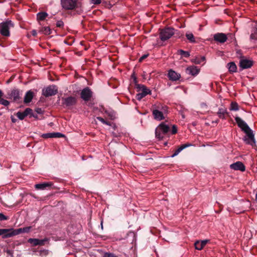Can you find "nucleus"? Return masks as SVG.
<instances>
[{
    "instance_id": "33",
    "label": "nucleus",
    "mask_w": 257,
    "mask_h": 257,
    "mask_svg": "<svg viewBox=\"0 0 257 257\" xmlns=\"http://www.w3.org/2000/svg\"><path fill=\"white\" fill-rule=\"evenodd\" d=\"M205 60L204 57H202L201 58H196L192 60V62L195 64H199L201 62H204Z\"/></svg>"
},
{
    "instance_id": "13",
    "label": "nucleus",
    "mask_w": 257,
    "mask_h": 257,
    "mask_svg": "<svg viewBox=\"0 0 257 257\" xmlns=\"http://www.w3.org/2000/svg\"><path fill=\"white\" fill-rule=\"evenodd\" d=\"M253 65V62L246 59H241L239 61V67L242 69L250 68Z\"/></svg>"
},
{
    "instance_id": "30",
    "label": "nucleus",
    "mask_w": 257,
    "mask_h": 257,
    "mask_svg": "<svg viewBox=\"0 0 257 257\" xmlns=\"http://www.w3.org/2000/svg\"><path fill=\"white\" fill-rule=\"evenodd\" d=\"M178 54L185 58H188L190 56V53L188 51L180 49L178 51Z\"/></svg>"
},
{
    "instance_id": "11",
    "label": "nucleus",
    "mask_w": 257,
    "mask_h": 257,
    "mask_svg": "<svg viewBox=\"0 0 257 257\" xmlns=\"http://www.w3.org/2000/svg\"><path fill=\"white\" fill-rule=\"evenodd\" d=\"M213 39L216 42L224 43L227 41L228 37L224 33H217L213 35Z\"/></svg>"
},
{
    "instance_id": "19",
    "label": "nucleus",
    "mask_w": 257,
    "mask_h": 257,
    "mask_svg": "<svg viewBox=\"0 0 257 257\" xmlns=\"http://www.w3.org/2000/svg\"><path fill=\"white\" fill-rule=\"evenodd\" d=\"M191 146V144L186 143L179 146L178 149L174 151V153L171 155V157L173 158L177 156L183 150Z\"/></svg>"
},
{
    "instance_id": "23",
    "label": "nucleus",
    "mask_w": 257,
    "mask_h": 257,
    "mask_svg": "<svg viewBox=\"0 0 257 257\" xmlns=\"http://www.w3.org/2000/svg\"><path fill=\"white\" fill-rule=\"evenodd\" d=\"M34 96V93L31 90L27 91L25 95L24 101L25 103L30 102Z\"/></svg>"
},
{
    "instance_id": "20",
    "label": "nucleus",
    "mask_w": 257,
    "mask_h": 257,
    "mask_svg": "<svg viewBox=\"0 0 257 257\" xmlns=\"http://www.w3.org/2000/svg\"><path fill=\"white\" fill-rule=\"evenodd\" d=\"M31 228V226H27L24 228H20L18 229H14V236L21 234L22 233H28Z\"/></svg>"
},
{
    "instance_id": "18",
    "label": "nucleus",
    "mask_w": 257,
    "mask_h": 257,
    "mask_svg": "<svg viewBox=\"0 0 257 257\" xmlns=\"http://www.w3.org/2000/svg\"><path fill=\"white\" fill-rule=\"evenodd\" d=\"M217 114L220 118L223 119H225L226 116L229 115L228 112H227L226 109L224 107L219 108L217 112Z\"/></svg>"
},
{
    "instance_id": "17",
    "label": "nucleus",
    "mask_w": 257,
    "mask_h": 257,
    "mask_svg": "<svg viewBox=\"0 0 257 257\" xmlns=\"http://www.w3.org/2000/svg\"><path fill=\"white\" fill-rule=\"evenodd\" d=\"M168 77L172 81H177L181 78V75L173 70H170L168 73Z\"/></svg>"
},
{
    "instance_id": "36",
    "label": "nucleus",
    "mask_w": 257,
    "mask_h": 257,
    "mask_svg": "<svg viewBox=\"0 0 257 257\" xmlns=\"http://www.w3.org/2000/svg\"><path fill=\"white\" fill-rule=\"evenodd\" d=\"M0 104L4 106H7L10 104V102L7 100L3 99L2 97L0 98Z\"/></svg>"
},
{
    "instance_id": "50",
    "label": "nucleus",
    "mask_w": 257,
    "mask_h": 257,
    "mask_svg": "<svg viewBox=\"0 0 257 257\" xmlns=\"http://www.w3.org/2000/svg\"><path fill=\"white\" fill-rule=\"evenodd\" d=\"M103 124H106V125H109V126L111 125V122L110 121H108L106 120H105V122H104Z\"/></svg>"
},
{
    "instance_id": "28",
    "label": "nucleus",
    "mask_w": 257,
    "mask_h": 257,
    "mask_svg": "<svg viewBox=\"0 0 257 257\" xmlns=\"http://www.w3.org/2000/svg\"><path fill=\"white\" fill-rule=\"evenodd\" d=\"M40 31L46 35H49L51 33V30L49 27H42Z\"/></svg>"
},
{
    "instance_id": "16",
    "label": "nucleus",
    "mask_w": 257,
    "mask_h": 257,
    "mask_svg": "<svg viewBox=\"0 0 257 257\" xmlns=\"http://www.w3.org/2000/svg\"><path fill=\"white\" fill-rule=\"evenodd\" d=\"M152 114L155 119L157 120H162L165 119L164 114L160 110H157L153 108L152 110Z\"/></svg>"
},
{
    "instance_id": "7",
    "label": "nucleus",
    "mask_w": 257,
    "mask_h": 257,
    "mask_svg": "<svg viewBox=\"0 0 257 257\" xmlns=\"http://www.w3.org/2000/svg\"><path fill=\"white\" fill-rule=\"evenodd\" d=\"M8 95L9 99H13L14 101L20 102L21 100L22 95V91H20L17 88L11 89L8 93Z\"/></svg>"
},
{
    "instance_id": "12",
    "label": "nucleus",
    "mask_w": 257,
    "mask_h": 257,
    "mask_svg": "<svg viewBox=\"0 0 257 257\" xmlns=\"http://www.w3.org/2000/svg\"><path fill=\"white\" fill-rule=\"evenodd\" d=\"M0 235L3 238H7L14 236V228L0 229Z\"/></svg>"
},
{
    "instance_id": "25",
    "label": "nucleus",
    "mask_w": 257,
    "mask_h": 257,
    "mask_svg": "<svg viewBox=\"0 0 257 257\" xmlns=\"http://www.w3.org/2000/svg\"><path fill=\"white\" fill-rule=\"evenodd\" d=\"M48 16V14L46 12H40L37 15V20L39 21H43Z\"/></svg>"
},
{
    "instance_id": "35",
    "label": "nucleus",
    "mask_w": 257,
    "mask_h": 257,
    "mask_svg": "<svg viewBox=\"0 0 257 257\" xmlns=\"http://www.w3.org/2000/svg\"><path fill=\"white\" fill-rule=\"evenodd\" d=\"M65 135L60 133H52V138H64Z\"/></svg>"
},
{
    "instance_id": "31",
    "label": "nucleus",
    "mask_w": 257,
    "mask_h": 257,
    "mask_svg": "<svg viewBox=\"0 0 257 257\" xmlns=\"http://www.w3.org/2000/svg\"><path fill=\"white\" fill-rule=\"evenodd\" d=\"M39 239L37 238H29L28 240V242L31 244L33 246L38 245Z\"/></svg>"
},
{
    "instance_id": "37",
    "label": "nucleus",
    "mask_w": 257,
    "mask_h": 257,
    "mask_svg": "<svg viewBox=\"0 0 257 257\" xmlns=\"http://www.w3.org/2000/svg\"><path fill=\"white\" fill-rule=\"evenodd\" d=\"M48 241V239L47 238H45L43 239H39V244L38 245H45V243Z\"/></svg>"
},
{
    "instance_id": "39",
    "label": "nucleus",
    "mask_w": 257,
    "mask_h": 257,
    "mask_svg": "<svg viewBox=\"0 0 257 257\" xmlns=\"http://www.w3.org/2000/svg\"><path fill=\"white\" fill-rule=\"evenodd\" d=\"M9 219V217L6 215H5L4 214L0 213V220L1 221H4V220H7Z\"/></svg>"
},
{
    "instance_id": "6",
    "label": "nucleus",
    "mask_w": 257,
    "mask_h": 257,
    "mask_svg": "<svg viewBox=\"0 0 257 257\" xmlns=\"http://www.w3.org/2000/svg\"><path fill=\"white\" fill-rule=\"evenodd\" d=\"M174 34V29L170 27L165 28L161 30L160 38L163 41L170 39Z\"/></svg>"
},
{
    "instance_id": "49",
    "label": "nucleus",
    "mask_w": 257,
    "mask_h": 257,
    "mask_svg": "<svg viewBox=\"0 0 257 257\" xmlns=\"http://www.w3.org/2000/svg\"><path fill=\"white\" fill-rule=\"evenodd\" d=\"M228 36L227 37H229L231 39H234L235 37H234V36L233 35H232V34H228L227 36Z\"/></svg>"
},
{
    "instance_id": "38",
    "label": "nucleus",
    "mask_w": 257,
    "mask_h": 257,
    "mask_svg": "<svg viewBox=\"0 0 257 257\" xmlns=\"http://www.w3.org/2000/svg\"><path fill=\"white\" fill-rule=\"evenodd\" d=\"M103 257H118L113 253L105 252L104 254Z\"/></svg>"
},
{
    "instance_id": "29",
    "label": "nucleus",
    "mask_w": 257,
    "mask_h": 257,
    "mask_svg": "<svg viewBox=\"0 0 257 257\" xmlns=\"http://www.w3.org/2000/svg\"><path fill=\"white\" fill-rule=\"evenodd\" d=\"M24 113L26 115V116H28V115H30V117H37V115H35L34 114V113H33V110L31 108H27L25 110H24Z\"/></svg>"
},
{
    "instance_id": "22",
    "label": "nucleus",
    "mask_w": 257,
    "mask_h": 257,
    "mask_svg": "<svg viewBox=\"0 0 257 257\" xmlns=\"http://www.w3.org/2000/svg\"><path fill=\"white\" fill-rule=\"evenodd\" d=\"M209 241V240H203L201 241H197L194 243L195 247L197 250H201Z\"/></svg>"
},
{
    "instance_id": "40",
    "label": "nucleus",
    "mask_w": 257,
    "mask_h": 257,
    "mask_svg": "<svg viewBox=\"0 0 257 257\" xmlns=\"http://www.w3.org/2000/svg\"><path fill=\"white\" fill-rule=\"evenodd\" d=\"M42 137L44 139L52 138V133L44 134L42 135Z\"/></svg>"
},
{
    "instance_id": "27",
    "label": "nucleus",
    "mask_w": 257,
    "mask_h": 257,
    "mask_svg": "<svg viewBox=\"0 0 257 257\" xmlns=\"http://www.w3.org/2000/svg\"><path fill=\"white\" fill-rule=\"evenodd\" d=\"M154 109L157 110H160L162 112V113L164 114L167 113L168 107L166 105H159L155 106Z\"/></svg>"
},
{
    "instance_id": "8",
    "label": "nucleus",
    "mask_w": 257,
    "mask_h": 257,
    "mask_svg": "<svg viewBox=\"0 0 257 257\" xmlns=\"http://www.w3.org/2000/svg\"><path fill=\"white\" fill-rule=\"evenodd\" d=\"M58 93L57 87L55 85H50L42 90V94L45 97L55 95Z\"/></svg>"
},
{
    "instance_id": "26",
    "label": "nucleus",
    "mask_w": 257,
    "mask_h": 257,
    "mask_svg": "<svg viewBox=\"0 0 257 257\" xmlns=\"http://www.w3.org/2000/svg\"><path fill=\"white\" fill-rule=\"evenodd\" d=\"M185 36L190 43H196L195 38L192 33H187Z\"/></svg>"
},
{
    "instance_id": "24",
    "label": "nucleus",
    "mask_w": 257,
    "mask_h": 257,
    "mask_svg": "<svg viewBox=\"0 0 257 257\" xmlns=\"http://www.w3.org/2000/svg\"><path fill=\"white\" fill-rule=\"evenodd\" d=\"M228 70L230 72H235L237 70V67L233 62H230L228 64Z\"/></svg>"
},
{
    "instance_id": "9",
    "label": "nucleus",
    "mask_w": 257,
    "mask_h": 257,
    "mask_svg": "<svg viewBox=\"0 0 257 257\" xmlns=\"http://www.w3.org/2000/svg\"><path fill=\"white\" fill-rule=\"evenodd\" d=\"M93 92L91 89L86 87L81 90L80 93L81 98L85 101H88L92 96Z\"/></svg>"
},
{
    "instance_id": "21",
    "label": "nucleus",
    "mask_w": 257,
    "mask_h": 257,
    "mask_svg": "<svg viewBox=\"0 0 257 257\" xmlns=\"http://www.w3.org/2000/svg\"><path fill=\"white\" fill-rule=\"evenodd\" d=\"M186 71L187 73L191 74L193 76H195L198 74L199 69H198L196 67L193 66L188 67L186 69Z\"/></svg>"
},
{
    "instance_id": "41",
    "label": "nucleus",
    "mask_w": 257,
    "mask_h": 257,
    "mask_svg": "<svg viewBox=\"0 0 257 257\" xmlns=\"http://www.w3.org/2000/svg\"><path fill=\"white\" fill-rule=\"evenodd\" d=\"M132 78L133 79V81H134V83H135V88L137 87V84H139L138 83V81H137V77L135 76V74H133L132 75Z\"/></svg>"
},
{
    "instance_id": "3",
    "label": "nucleus",
    "mask_w": 257,
    "mask_h": 257,
    "mask_svg": "<svg viewBox=\"0 0 257 257\" xmlns=\"http://www.w3.org/2000/svg\"><path fill=\"white\" fill-rule=\"evenodd\" d=\"M136 88L137 89V92H139V93L136 95V98L139 101H140L147 95L151 93V91L145 85L143 84H137V87Z\"/></svg>"
},
{
    "instance_id": "53",
    "label": "nucleus",
    "mask_w": 257,
    "mask_h": 257,
    "mask_svg": "<svg viewBox=\"0 0 257 257\" xmlns=\"http://www.w3.org/2000/svg\"><path fill=\"white\" fill-rule=\"evenodd\" d=\"M12 121L13 122H15L16 121V119L13 118V117H12Z\"/></svg>"
},
{
    "instance_id": "1",
    "label": "nucleus",
    "mask_w": 257,
    "mask_h": 257,
    "mask_svg": "<svg viewBox=\"0 0 257 257\" xmlns=\"http://www.w3.org/2000/svg\"><path fill=\"white\" fill-rule=\"evenodd\" d=\"M235 120L238 126L246 134V136L243 138L244 141L246 144L253 146L255 144V141L252 131L240 117L236 116Z\"/></svg>"
},
{
    "instance_id": "43",
    "label": "nucleus",
    "mask_w": 257,
    "mask_h": 257,
    "mask_svg": "<svg viewBox=\"0 0 257 257\" xmlns=\"http://www.w3.org/2000/svg\"><path fill=\"white\" fill-rule=\"evenodd\" d=\"M177 133V127L176 125H173L172 129V134L173 135L176 134Z\"/></svg>"
},
{
    "instance_id": "15",
    "label": "nucleus",
    "mask_w": 257,
    "mask_h": 257,
    "mask_svg": "<svg viewBox=\"0 0 257 257\" xmlns=\"http://www.w3.org/2000/svg\"><path fill=\"white\" fill-rule=\"evenodd\" d=\"M53 183L51 182H44L40 184H37L35 185L36 189L38 190H44L46 189H50L53 188Z\"/></svg>"
},
{
    "instance_id": "46",
    "label": "nucleus",
    "mask_w": 257,
    "mask_h": 257,
    "mask_svg": "<svg viewBox=\"0 0 257 257\" xmlns=\"http://www.w3.org/2000/svg\"><path fill=\"white\" fill-rule=\"evenodd\" d=\"M35 110L37 112V113L38 114H42L43 112V110L41 108H37Z\"/></svg>"
},
{
    "instance_id": "14",
    "label": "nucleus",
    "mask_w": 257,
    "mask_h": 257,
    "mask_svg": "<svg viewBox=\"0 0 257 257\" xmlns=\"http://www.w3.org/2000/svg\"><path fill=\"white\" fill-rule=\"evenodd\" d=\"M230 168L234 170H239L243 172L245 170V167L244 164L240 161H237L230 165Z\"/></svg>"
},
{
    "instance_id": "54",
    "label": "nucleus",
    "mask_w": 257,
    "mask_h": 257,
    "mask_svg": "<svg viewBox=\"0 0 257 257\" xmlns=\"http://www.w3.org/2000/svg\"><path fill=\"white\" fill-rule=\"evenodd\" d=\"M255 199H257V194H256V195H255Z\"/></svg>"
},
{
    "instance_id": "48",
    "label": "nucleus",
    "mask_w": 257,
    "mask_h": 257,
    "mask_svg": "<svg viewBox=\"0 0 257 257\" xmlns=\"http://www.w3.org/2000/svg\"><path fill=\"white\" fill-rule=\"evenodd\" d=\"M32 35L34 36V37H36L37 35V32L36 31V30H33L32 31Z\"/></svg>"
},
{
    "instance_id": "45",
    "label": "nucleus",
    "mask_w": 257,
    "mask_h": 257,
    "mask_svg": "<svg viewBox=\"0 0 257 257\" xmlns=\"http://www.w3.org/2000/svg\"><path fill=\"white\" fill-rule=\"evenodd\" d=\"M148 54H144L142 56H141L139 59V62H142L144 59L147 58L148 57Z\"/></svg>"
},
{
    "instance_id": "51",
    "label": "nucleus",
    "mask_w": 257,
    "mask_h": 257,
    "mask_svg": "<svg viewBox=\"0 0 257 257\" xmlns=\"http://www.w3.org/2000/svg\"><path fill=\"white\" fill-rule=\"evenodd\" d=\"M4 95V93L2 92V91L0 89V98L2 97Z\"/></svg>"
},
{
    "instance_id": "44",
    "label": "nucleus",
    "mask_w": 257,
    "mask_h": 257,
    "mask_svg": "<svg viewBox=\"0 0 257 257\" xmlns=\"http://www.w3.org/2000/svg\"><path fill=\"white\" fill-rule=\"evenodd\" d=\"M101 2V0H91V3L94 5L100 4Z\"/></svg>"
},
{
    "instance_id": "52",
    "label": "nucleus",
    "mask_w": 257,
    "mask_h": 257,
    "mask_svg": "<svg viewBox=\"0 0 257 257\" xmlns=\"http://www.w3.org/2000/svg\"><path fill=\"white\" fill-rule=\"evenodd\" d=\"M7 252L8 254H10V255H11L12 254V251L10 250H8L7 251Z\"/></svg>"
},
{
    "instance_id": "34",
    "label": "nucleus",
    "mask_w": 257,
    "mask_h": 257,
    "mask_svg": "<svg viewBox=\"0 0 257 257\" xmlns=\"http://www.w3.org/2000/svg\"><path fill=\"white\" fill-rule=\"evenodd\" d=\"M16 115L20 120H23L26 116L24 111H18Z\"/></svg>"
},
{
    "instance_id": "42",
    "label": "nucleus",
    "mask_w": 257,
    "mask_h": 257,
    "mask_svg": "<svg viewBox=\"0 0 257 257\" xmlns=\"http://www.w3.org/2000/svg\"><path fill=\"white\" fill-rule=\"evenodd\" d=\"M56 26L59 28H63L64 26V23L62 21H58L56 23Z\"/></svg>"
},
{
    "instance_id": "4",
    "label": "nucleus",
    "mask_w": 257,
    "mask_h": 257,
    "mask_svg": "<svg viewBox=\"0 0 257 257\" xmlns=\"http://www.w3.org/2000/svg\"><path fill=\"white\" fill-rule=\"evenodd\" d=\"M14 24L11 20H8L0 24V33L4 36L9 37L10 35V28L13 27Z\"/></svg>"
},
{
    "instance_id": "10",
    "label": "nucleus",
    "mask_w": 257,
    "mask_h": 257,
    "mask_svg": "<svg viewBox=\"0 0 257 257\" xmlns=\"http://www.w3.org/2000/svg\"><path fill=\"white\" fill-rule=\"evenodd\" d=\"M62 103L67 107H70L75 105L77 103V99L74 96H69L66 98H62Z\"/></svg>"
},
{
    "instance_id": "2",
    "label": "nucleus",
    "mask_w": 257,
    "mask_h": 257,
    "mask_svg": "<svg viewBox=\"0 0 257 257\" xmlns=\"http://www.w3.org/2000/svg\"><path fill=\"white\" fill-rule=\"evenodd\" d=\"M169 131V126L168 125L165 124L164 122H162L156 128V137L159 139H163L164 138V135L167 134Z\"/></svg>"
},
{
    "instance_id": "5",
    "label": "nucleus",
    "mask_w": 257,
    "mask_h": 257,
    "mask_svg": "<svg viewBox=\"0 0 257 257\" xmlns=\"http://www.w3.org/2000/svg\"><path fill=\"white\" fill-rule=\"evenodd\" d=\"M61 4L63 9L72 10L80 6V3L77 0H61Z\"/></svg>"
},
{
    "instance_id": "32",
    "label": "nucleus",
    "mask_w": 257,
    "mask_h": 257,
    "mask_svg": "<svg viewBox=\"0 0 257 257\" xmlns=\"http://www.w3.org/2000/svg\"><path fill=\"white\" fill-rule=\"evenodd\" d=\"M239 109V106L235 102H232L230 104V110L237 111Z\"/></svg>"
},
{
    "instance_id": "47",
    "label": "nucleus",
    "mask_w": 257,
    "mask_h": 257,
    "mask_svg": "<svg viewBox=\"0 0 257 257\" xmlns=\"http://www.w3.org/2000/svg\"><path fill=\"white\" fill-rule=\"evenodd\" d=\"M97 119L101 122L102 123H104L105 120L104 118L100 116L97 117Z\"/></svg>"
}]
</instances>
